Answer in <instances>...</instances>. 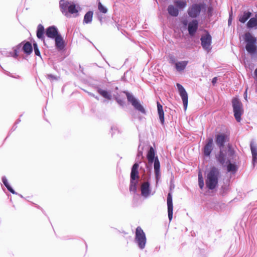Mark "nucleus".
<instances>
[{
	"label": "nucleus",
	"mask_w": 257,
	"mask_h": 257,
	"mask_svg": "<svg viewBox=\"0 0 257 257\" xmlns=\"http://www.w3.org/2000/svg\"><path fill=\"white\" fill-rule=\"evenodd\" d=\"M219 171L217 168L212 166L207 174L205 180L206 187L210 190L215 189L218 185Z\"/></svg>",
	"instance_id": "nucleus-1"
},
{
	"label": "nucleus",
	"mask_w": 257,
	"mask_h": 257,
	"mask_svg": "<svg viewBox=\"0 0 257 257\" xmlns=\"http://www.w3.org/2000/svg\"><path fill=\"white\" fill-rule=\"evenodd\" d=\"M61 11L67 18H70L71 15L75 14V17L78 15V11L74 3L65 0H61L59 2Z\"/></svg>",
	"instance_id": "nucleus-2"
},
{
	"label": "nucleus",
	"mask_w": 257,
	"mask_h": 257,
	"mask_svg": "<svg viewBox=\"0 0 257 257\" xmlns=\"http://www.w3.org/2000/svg\"><path fill=\"white\" fill-rule=\"evenodd\" d=\"M243 39L246 43L245 49L247 52L250 54L255 53L257 51L256 38L250 33L246 32L244 35Z\"/></svg>",
	"instance_id": "nucleus-3"
},
{
	"label": "nucleus",
	"mask_w": 257,
	"mask_h": 257,
	"mask_svg": "<svg viewBox=\"0 0 257 257\" xmlns=\"http://www.w3.org/2000/svg\"><path fill=\"white\" fill-rule=\"evenodd\" d=\"M135 241L141 249H144L146 246L147 238L146 234L140 226H138L136 230Z\"/></svg>",
	"instance_id": "nucleus-4"
},
{
	"label": "nucleus",
	"mask_w": 257,
	"mask_h": 257,
	"mask_svg": "<svg viewBox=\"0 0 257 257\" xmlns=\"http://www.w3.org/2000/svg\"><path fill=\"white\" fill-rule=\"evenodd\" d=\"M232 104L234 117L237 122H240L243 112L242 103L237 98H234L232 100Z\"/></svg>",
	"instance_id": "nucleus-5"
},
{
	"label": "nucleus",
	"mask_w": 257,
	"mask_h": 257,
	"mask_svg": "<svg viewBox=\"0 0 257 257\" xmlns=\"http://www.w3.org/2000/svg\"><path fill=\"white\" fill-rule=\"evenodd\" d=\"M203 7L202 4H194L191 6L187 10L189 16L192 18H197L200 14Z\"/></svg>",
	"instance_id": "nucleus-6"
},
{
	"label": "nucleus",
	"mask_w": 257,
	"mask_h": 257,
	"mask_svg": "<svg viewBox=\"0 0 257 257\" xmlns=\"http://www.w3.org/2000/svg\"><path fill=\"white\" fill-rule=\"evenodd\" d=\"M127 100L130 102L133 106L138 110L143 113H145L146 111L144 107L139 103V102L130 93L125 92Z\"/></svg>",
	"instance_id": "nucleus-7"
},
{
	"label": "nucleus",
	"mask_w": 257,
	"mask_h": 257,
	"mask_svg": "<svg viewBox=\"0 0 257 257\" xmlns=\"http://www.w3.org/2000/svg\"><path fill=\"white\" fill-rule=\"evenodd\" d=\"M179 94L182 99L184 110H186L188 105V94L184 88L179 83H177Z\"/></svg>",
	"instance_id": "nucleus-8"
},
{
	"label": "nucleus",
	"mask_w": 257,
	"mask_h": 257,
	"mask_svg": "<svg viewBox=\"0 0 257 257\" xmlns=\"http://www.w3.org/2000/svg\"><path fill=\"white\" fill-rule=\"evenodd\" d=\"M228 136L225 134H219L215 136V143L220 150L223 148L224 144L228 141Z\"/></svg>",
	"instance_id": "nucleus-9"
},
{
	"label": "nucleus",
	"mask_w": 257,
	"mask_h": 257,
	"mask_svg": "<svg viewBox=\"0 0 257 257\" xmlns=\"http://www.w3.org/2000/svg\"><path fill=\"white\" fill-rule=\"evenodd\" d=\"M201 45L203 48L209 51L210 49V46L211 43V36L208 33L201 38Z\"/></svg>",
	"instance_id": "nucleus-10"
},
{
	"label": "nucleus",
	"mask_w": 257,
	"mask_h": 257,
	"mask_svg": "<svg viewBox=\"0 0 257 257\" xmlns=\"http://www.w3.org/2000/svg\"><path fill=\"white\" fill-rule=\"evenodd\" d=\"M198 28V22L196 20H193L188 23V31L189 34L193 36L195 35Z\"/></svg>",
	"instance_id": "nucleus-11"
},
{
	"label": "nucleus",
	"mask_w": 257,
	"mask_h": 257,
	"mask_svg": "<svg viewBox=\"0 0 257 257\" xmlns=\"http://www.w3.org/2000/svg\"><path fill=\"white\" fill-rule=\"evenodd\" d=\"M213 149V141L212 138L207 140V143L203 148V153L205 156H209Z\"/></svg>",
	"instance_id": "nucleus-12"
},
{
	"label": "nucleus",
	"mask_w": 257,
	"mask_h": 257,
	"mask_svg": "<svg viewBox=\"0 0 257 257\" xmlns=\"http://www.w3.org/2000/svg\"><path fill=\"white\" fill-rule=\"evenodd\" d=\"M46 35L49 38L55 39L59 34L55 26H50L46 29Z\"/></svg>",
	"instance_id": "nucleus-13"
},
{
	"label": "nucleus",
	"mask_w": 257,
	"mask_h": 257,
	"mask_svg": "<svg viewBox=\"0 0 257 257\" xmlns=\"http://www.w3.org/2000/svg\"><path fill=\"white\" fill-rule=\"evenodd\" d=\"M141 194L145 197H148L151 193L150 184L148 182L143 183L141 187Z\"/></svg>",
	"instance_id": "nucleus-14"
},
{
	"label": "nucleus",
	"mask_w": 257,
	"mask_h": 257,
	"mask_svg": "<svg viewBox=\"0 0 257 257\" xmlns=\"http://www.w3.org/2000/svg\"><path fill=\"white\" fill-rule=\"evenodd\" d=\"M139 165L138 163H135L131 170V180H138L139 179L138 168Z\"/></svg>",
	"instance_id": "nucleus-15"
},
{
	"label": "nucleus",
	"mask_w": 257,
	"mask_h": 257,
	"mask_svg": "<svg viewBox=\"0 0 257 257\" xmlns=\"http://www.w3.org/2000/svg\"><path fill=\"white\" fill-rule=\"evenodd\" d=\"M167 11L169 14L172 17H177L179 15V10L175 5H169Z\"/></svg>",
	"instance_id": "nucleus-16"
},
{
	"label": "nucleus",
	"mask_w": 257,
	"mask_h": 257,
	"mask_svg": "<svg viewBox=\"0 0 257 257\" xmlns=\"http://www.w3.org/2000/svg\"><path fill=\"white\" fill-rule=\"evenodd\" d=\"M54 39L57 48L60 50H62L64 47V43L60 34L57 36Z\"/></svg>",
	"instance_id": "nucleus-17"
},
{
	"label": "nucleus",
	"mask_w": 257,
	"mask_h": 257,
	"mask_svg": "<svg viewBox=\"0 0 257 257\" xmlns=\"http://www.w3.org/2000/svg\"><path fill=\"white\" fill-rule=\"evenodd\" d=\"M157 109L158 113L159 116V119L161 123L162 124H164V112L163 108V106L158 101L157 102Z\"/></svg>",
	"instance_id": "nucleus-18"
},
{
	"label": "nucleus",
	"mask_w": 257,
	"mask_h": 257,
	"mask_svg": "<svg viewBox=\"0 0 257 257\" xmlns=\"http://www.w3.org/2000/svg\"><path fill=\"white\" fill-rule=\"evenodd\" d=\"M174 4L179 10H183L187 7L186 0H175Z\"/></svg>",
	"instance_id": "nucleus-19"
},
{
	"label": "nucleus",
	"mask_w": 257,
	"mask_h": 257,
	"mask_svg": "<svg viewBox=\"0 0 257 257\" xmlns=\"http://www.w3.org/2000/svg\"><path fill=\"white\" fill-rule=\"evenodd\" d=\"M22 50L27 55H30L33 51L32 46L31 43L29 42H26L22 47Z\"/></svg>",
	"instance_id": "nucleus-20"
},
{
	"label": "nucleus",
	"mask_w": 257,
	"mask_h": 257,
	"mask_svg": "<svg viewBox=\"0 0 257 257\" xmlns=\"http://www.w3.org/2000/svg\"><path fill=\"white\" fill-rule=\"evenodd\" d=\"M155 151L152 147L150 148V149L147 153V157L149 163H152L155 159Z\"/></svg>",
	"instance_id": "nucleus-21"
},
{
	"label": "nucleus",
	"mask_w": 257,
	"mask_h": 257,
	"mask_svg": "<svg viewBox=\"0 0 257 257\" xmlns=\"http://www.w3.org/2000/svg\"><path fill=\"white\" fill-rule=\"evenodd\" d=\"M188 63V61H183L176 63L175 67L177 71H181L185 69Z\"/></svg>",
	"instance_id": "nucleus-22"
},
{
	"label": "nucleus",
	"mask_w": 257,
	"mask_h": 257,
	"mask_svg": "<svg viewBox=\"0 0 257 257\" xmlns=\"http://www.w3.org/2000/svg\"><path fill=\"white\" fill-rule=\"evenodd\" d=\"M251 16L250 12H244L243 15L239 16V21L241 23H244Z\"/></svg>",
	"instance_id": "nucleus-23"
},
{
	"label": "nucleus",
	"mask_w": 257,
	"mask_h": 257,
	"mask_svg": "<svg viewBox=\"0 0 257 257\" xmlns=\"http://www.w3.org/2000/svg\"><path fill=\"white\" fill-rule=\"evenodd\" d=\"M217 161L221 165H224L226 161V155L222 151L220 150L219 154L216 157Z\"/></svg>",
	"instance_id": "nucleus-24"
},
{
	"label": "nucleus",
	"mask_w": 257,
	"mask_h": 257,
	"mask_svg": "<svg viewBox=\"0 0 257 257\" xmlns=\"http://www.w3.org/2000/svg\"><path fill=\"white\" fill-rule=\"evenodd\" d=\"M93 12L89 11L85 15L83 20V22L86 24H88L91 22L93 17Z\"/></svg>",
	"instance_id": "nucleus-25"
},
{
	"label": "nucleus",
	"mask_w": 257,
	"mask_h": 257,
	"mask_svg": "<svg viewBox=\"0 0 257 257\" xmlns=\"http://www.w3.org/2000/svg\"><path fill=\"white\" fill-rule=\"evenodd\" d=\"M229 162V164L227 166V170L229 172H232L234 173L237 171V167L236 165L234 164H232L230 163V160H228L227 162Z\"/></svg>",
	"instance_id": "nucleus-26"
},
{
	"label": "nucleus",
	"mask_w": 257,
	"mask_h": 257,
	"mask_svg": "<svg viewBox=\"0 0 257 257\" xmlns=\"http://www.w3.org/2000/svg\"><path fill=\"white\" fill-rule=\"evenodd\" d=\"M247 27L251 29L257 26V19L255 18H251L246 24Z\"/></svg>",
	"instance_id": "nucleus-27"
},
{
	"label": "nucleus",
	"mask_w": 257,
	"mask_h": 257,
	"mask_svg": "<svg viewBox=\"0 0 257 257\" xmlns=\"http://www.w3.org/2000/svg\"><path fill=\"white\" fill-rule=\"evenodd\" d=\"M250 149L252 156V161L255 162L257 159V148L253 143L250 144Z\"/></svg>",
	"instance_id": "nucleus-28"
},
{
	"label": "nucleus",
	"mask_w": 257,
	"mask_h": 257,
	"mask_svg": "<svg viewBox=\"0 0 257 257\" xmlns=\"http://www.w3.org/2000/svg\"><path fill=\"white\" fill-rule=\"evenodd\" d=\"M44 27L40 24L38 26L37 31V36L39 39H43V35H44Z\"/></svg>",
	"instance_id": "nucleus-29"
},
{
	"label": "nucleus",
	"mask_w": 257,
	"mask_h": 257,
	"mask_svg": "<svg viewBox=\"0 0 257 257\" xmlns=\"http://www.w3.org/2000/svg\"><path fill=\"white\" fill-rule=\"evenodd\" d=\"M98 92L105 98H106L109 100L111 99V94L106 90L99 89L98 90Z\"/></svg>",
	"instance_id": "nucleus-30"
},
{
	"label": "nucleus",
	"mask_w": 257,
	"mask_h": 257,
	"mask_svg": "<svg viewBox=\"0 0 257 257\" xmlns=\"http://www.w3.org/2000/svg\"><path fill=\"white\" fill-rule=\"evenodd\" d=\"M228 157L230 160L236 161V156L235 155V151L231 147H229L227 151Z\"/></svg>",
	"instance_id": "nucleus-31"
},
{
	"label": "nucleus",
	"mask_w": 257,
	"mask_h": 257,
	"mask_svg": "<svg viewBox=\"0 0 257 257\" xmlns=\"http://www.w3.org/2000/svg\"><path fill=\"white\" fill-rule=\"evenodd\" d=\"M138 183V180H131L130 190L135 192L137 190V185Z\"/></svg>",
	"instance_id": "nucleus-32"
},
{
	"label": "nucleus",
	"mask_w": 257,
	"mask_h": 257,
	"mask_svg": "<svg viewBox=\"0 0 257 257\" xmlns=\"http://www.w3.org/2000/svg\"><path fill=\"white\" fill-rule=\"evenodd\" d=\"M2 181H3V183L4 184V185H5V186L7 187V188L8 189V190L12 192V193L14 194L15 193V191L13 189V188L11 187V186L10 185V184H9L6 178H3L2 179Z\"/></svg>",
	"instance_id": "nucleus-33"
},
{
	"label": "nucleus",
	"mask_w": 257,
	"mask_h": 257,
	"mask_svg": "<svg viewBox=\"0 0 257 257\" xmlns=\"http://www.w3.org/2000/svg\"><path fill=\"white\" fill-rule=\"evenodd\" d=\"M167 206L168 209H173L172 197L170 193L167 196Z\"/></svg>",
	"instance_id": "nucleus-34"
},
{
	"label": "nucleus",
	"mask_w": 257,
	"mask_h": 257,
	"mask_svg": "<svg viewBox=\"0 0 257 257\" xmlns=\"http://www.w3.org/2000/svg\"><path fill=\"white\" fill-rule=\"evenodd\" d=\"M98 9L100 13L103 14H105L107 12V9L100 2L98 4Z\"/></svg>",
	"instance_id": "nucleus-35"
},
{
	"label": "nucleus",
	"mask_w": 257,
	"mask_h": 257,
	"mask_svg": "<svg viewBox=\"0 0 257 257\" xmlns=\"http://www.w3.org/2000/svg\"><path fill=\"white\" fill-rule=\"evenodd\" d=\"M154 161V171L160 170V164L159 160L157 157H156L155 158V159Z\"/></svg>",
	"instance_id": "nucleus-36"
},
{
	"label": "nucleus",
	"mask_w": 257,
	"mask_h": 257,
	"mask_svg": "<svg viewBox=\"0 0 257 257\" xmlns=\"http://www.w3.org/2000/svg\"><path fill=\"white\" fill-rule=\"evenodd\" d=\"M34 46V52L35 55L40 56V52L38 48V46L36 43H34L33 44Z\"/></svg>",
	"instance_id": "nucleus-37"
},
{
	"label": "nucleus",
	"mask_w": 257,
	"mask_h": 257,
	"mask_svg": "<svg viewBox=\"0 0 257 257\" xmlns=\"http://www.w3.org/2000/svg\"><path fill=\"white\" fill-rule=\"evenodd\" d=\"M22 43H21L19 45H18L17 46L14 48V51H16L19 53L20 50L22 48Z\"/></svg>",
	"instance_id": "nucleus-38"
},
{
	"label": "nucleus",
	"mask_w": 257,
	"mask_h": 257,
	"mask_svg": "<svg viewBox=\"0 0 257 257\" xmlns=\"http://www.w3.org/2000/svg\"><path fill=\"white\" fill-rule=\"evenodd\" d=\"M22 43H21L19 45H18L17 46L14 48V51H16L19 53L20 50L22 48Z\"/></svg>",
	"instance_id": "nucleus-39"
},
{
	"label": "nucleus",
	"mask_w": 257,
	"mask_h": 257,
	"mask_svg": "<svg viewBox=\"0 0 257 257\" xmlns=\"http://www.w3.org/2000/svg\"><path fill=\"white\" fill-rule=\"evenodd\" d=\"M155 175H156V178L157 181H158L159 178H160V170H156V171H155Z\"/></svg>",
	"instance_id": "nucleus-40"
},
{
	"label": "nucleus",
	"mask_w": 257,
	"mask_h": 257,
	"mask_svg": "<svg viewBox=\"0 0 257 257\" xmlns=\"http://www.w3.org/2000/svg\"><path fill=\"white\" fill-rule=\"evenodd\" d=\"M168 217L169 220L171 221L173 217V210H168Z\"/></svg>",
	"instance_id": "nucleus-41"
},
{
	"label": "nucleus",
	"mask_w": 257,
	"mask_h": 257,
	"mask_svg": "<svg viewBox=\"0 0 257 257\" xmlns=\"http://www.w3.org/2000/svg\"><path fill=\"white\" fill-rule=\"evenodd\" d=\"M47 78L50 80H57V77L52 74H48Z\"/></svg>",
	"instance_id": "nucleus-42"
},
{
	"label": "nucleus",
	"mask_w": 257,
	"mask_h": 257,
	"mask_svg": "<svg viewBox=\"0 0 257 257\" xmlns=\"http://www.w3.org/2000/svg\"><path fill=\"white\" fill-rule=\"evenodd\" d=\"M198 184L201 189H202L204 187V180H198Z\"/></svg>",
	"instance_id": "nucleus-43"
},
{
	"label": "nucleus",
	"mask_w": 257,
	"mask_h": 257,
	"mask_svg": "<svg viewBox=\"0 0 257 257\" xmlns=\"http://www.w3.org/2000/svg\"><path fill=\"white\" fill-rule=\"evenodd\" d=\"M203 180L202 173L201 171L199 172L198 173V180Z\"/></svg>",
	"instance_id": "nucleus-44"
},
{
	"label": "nucleus",
	"mask_w": 257,
	"mask_h": 257,
	"mask_svg": "<svg viewBox=\"0 0 257 257\" xmlns=\"http://www.w3.org/2000/svg\"><path fill=\"white\" fill-rule=\"evenodd\" d=\"M217 81V78L216 77H214V78L212 79V84H213V85H214L216 84V83Z\"/></svg>",
	"instance_id": "nucleus-45"
},
{
	"label": "nucleus",
	"mask_w": 257,
	"mask_h": 257,
	"mask_svg": "<svg viewBox=\"0 0 257 257\" xmlns=\"http://www.w3.org/2000/svg\"><path fill=\"white\" fill-rule=\"evenodd\" d=\"M182 23L185 27H186L188 25V22L187 20H184L182 22Z\"/></svg>",
	"instance_id": "nucleus-46"
},
{
	"label": "nucleus",
	"mask_w": 257,
	"mask_h": 257,
	"mask_svg": "<svg viewBox=\"0 0 257 257\" xmlns=\"http://www.w3.org/2000/svg\"><path fill=\"white\" fill-rule=\"evenodd\" d=\"M117 102H118L119 104H120V105H122L123 104V103H124V102H123V101L122 100H119V99H118V100H117Z\"/></svg>",
	"instance_id": "nucleus-47"
},
{
	"label": "nucleus",
	"mask_w": 257,
	"mask_h": 257,
	"mask_svg": "<svg viewBox=\"0 0 257 257\" xmlns=\"http://www.w3.org/2000/svg\"><path fill=\"white\" fill-rule=\"evenodd\" d=\"M14 54L13 56L15 58H17L18 56V53L16 51H14Z\"/></svg>",
	"instance_id": "nucleus-48"
},
{
	"label": "nucleus",
	"mask_w": 257,
	"mask_h": 257,
	"mask_svg": "<svg viewBox=\"0 0 257 257\" xmlns=\"http://www.w3.org/2000/svg\"><path fill=\"white\" fill-rule=\"evenodd\" d=\"M254 75L257 78V68L254 70Z\"/></svg>",
	"instance_id": "nucleus-49"
},
{
	"label": "nucleus",
	"mask_w": 257,
	"mask_h": 257,
	"mask_svg": "<svg viewBox=\"0 0 257 257\" xmlns=\"http://www.w3.org/2000/svg\"><path fill=\"white\" fill-rule=\"evenodd\" d=\"M244 94H245V98H246V97H247V89H246Z\"/></svg>",
	"instance_id": "nucleus-50"
},
{
	"label": "nucleus",
	"mask_w": 257,
	"mask_h": 257,
	"mask_svg": "<svg viewBox=\"0 0 257 257\" xmlns=\"http://www.w3.org/2000/svg\"><path fill=\"white\" fill-rule=\"evenodd\" d=\"M139 154H140V155H143V153L142 152H140Z\"/></svg>",
	"instance_id": "nucleus-51"
},
{
	"label": "nucleus",
	"mask_w": 257,
	"mask_h": 257,
	"mask_svg": "<svg viewBox=\"0 0 257 257\" xmlns=\"http://www.w3.org/2000/svg\"><path fill=\"white\" fill-rule=\"evenodd\" d=\"M255 18H256L257 19V13L255 14Z\"/></svg>",
	"instance_id": "nucleus-52"
}]
</instances>
